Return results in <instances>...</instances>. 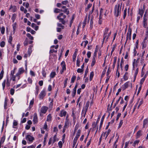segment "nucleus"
Listing matches in <instances>:
<instances>
[{
  "label": "nucleus",
  "mask_w": 148,
  "mask_h": 148,
  "mask_svg": "<svg viewBox=\"0 0 148 148\" xmlns=\"http://www.w3.org/2000/svg\"><path fill=\"white\" fill-rule=\"evenodd\" d=\"M16 14H13L12 17V20L13 22H14L16 18Z\"/></svg>",
  "instance_id": "nucleus-26"
},
{
  "label": "nucleus",
  "mask_w": 148,
  "mask_h": 148,
  "mask_svg": "<svg viewBox=\"0 0 148 148\" xmlns=\"http://www.w3.org/2000/svg\"><path fill=\"white\" fill-rule=\"evenodd\" d=\"M123 120H121V121H120L119 124V127H118L119 128H120L121 127L122 125V124H123Z\"/></svg>",
  "instance_id": "nucleus-55"
},
{
  "label": "nucleus",
  "mask_w": 148,
  "mask_h": 148,
  "mask_svg": "<svg viewBox=\"0 0 148 148\" xmlns=\"http://www.w3.org/2000/svg\"><path fill=\"white\" fill-rule=\"evenodd\" d=\"M26 139L27 140H28L30 142H32L33 140H34V138L32 136H31L30 135H28L26 136Z\"/></svg>",
  "instance_id": "nucleus-6"
},
{
  "label": "nucleus",
  "mask_w": 148,
  "mask_h": 148,
  "mask_svg": "<svg viewBox=\"0 0 148 148\" xmlns=\"http://www.w3.org/2000/svg\"><path fill=\"white\" fill-rule=\"evenodd\" d=\"M56 75L55 72H52L50 75V77L51 78H53Z\"/></svg>",
  "instance_id": "nucleus-24"
},
{
  "label": "nucleus",
  "mask_w": 148,
  "mask_h": 148,
  "mask_svg": "<svg viewBox=\"0 0 148 148\" xmlns=\"http://www.w3.org/2000/svg\"><path fill=\"white\" fill-rule=\"evenodd\" d=\"M148 121L147 119L143 121V127H145V126L148 123Z\"/></svg>",
  "instance_id": "nucleus-36"
},
{
  "label": "nucleus",
  "mask_w": 148,
  "mask_h": 148,
  "mask_svg": "<svg viewBox=\"0 0 148 148\" xmlns=\"http://www.w3.org/2000/svg\"><path fill=\"white\" fill-rule=\"evenodd\" d=\"M80 133L81 130H78L76 136L79 137L80 134Z\"/></svg>",
  "instance_id": "nucleus-45"
},
{
  "label": "nucleus",
  "mask_w": 148,
  "mask_h": 148,
  "mask_svg": "<svg viewBox=\"0 0 148 148\" xmlns=\"http://www.w3.org/2000/svg\"><path fill=\"white\" fill-rule=\"evenodd\" d=\"M5 83H6V80L5 79L4 80L3 82L2 83V86H3V90H4L5 87Z\"/></svg>",
  "instance_id": "nucleus-41"
},
{
  "label": "nucleus",
  "mask_w": 148,
  "mask_h": 148,
  "mask_svg": "<svg viewBox=\"0 0 148 148\" xmlns=\"http://www.w3.org/2000/svg\"><path fill=\"white\" fill-rule=\"evenodd\" d=\"M84 69L79 68L77 70V72L78 73H81L83 72Z\"/></svg>",
  "instance_id": "nucleus-46"
},
{
  "label": "nucleus",
  "mask_w": 148,
  "mask_h": 148,
  "mask_svg": "<svg viewBox=\"0 0 148 148\" xmlns=\"http://www.w3.org/2000/svg\"><path fill=\"white\" fill-rule=\"evenodd\" d=\"M24 71V70L23 68H21L19 69L18 72L16 74V76H19V75L23 73Z\"/></svg>",
  "instance_id": "nucleus-5"
},
{
  "label": "nucleus",
  "mask_w": 148,
  "mask_h": 148,
  "mask_svg": "<svg viewBox=\"0 0 148 148\" xmlns=\"http://www.w3.org/2000/svg\"><path fill=\"white\" fill-rule=\"evenodd\" d=\"M51 119V116L50 114H49L47 116V121H50Z\"/></svg>",
  "instance_id": "nucleus-48"
},
{
  "label": "nucleus",
  "mask_w": 148,
  "mask_h": 148,
  "mask_svg": "<svg viewBox=\"0 0 148 148\" xmlns=\"http://www.w3.org/2000/svg\"><path fill=\"white\" fill-rule=\"evenodd\" d=\"M141 133L142 131L141 130H139L137 132L136 134V138H138L142 135Z\"/></svg>",
  "instance_id": "nucleus-12"
},
{
  "label": "nucleus",
  "mask_w": 148,
  "mask_h": 148,
  "mask_svg": "<svg viewBox=\"0 0 148 148\" xmlns=\"http://www.w3.org/2000/svg\"><path fill=\"white\" fill-rule=\"evenodd\" d=\"M144 13V11L142 10H139V14H140L142 17Z\"/></svg>",
  "instance_id": "nucleus-38"
},
{
  "label": "nucleus",
  "mask_w": 148,
  "mask_h": 148,
  "mask_svg": "<svg viewBox=\"0 0 148 148\" xmlns=\"http://www.w3.org/2000/svg\"><path fill=\"white\" fill-rule=\"evenodd\" d=\"M34 116L33 119V122L34 124L37 123L38 122V117L37 114L36 113L34 114Z\"/></svg>",
  "instance_id": "nucleus-4"
},
{
  "label": "nucleus",
  "mask_w": 148,
  "mask_h": 148,
  "mask_svg": "<svg viewBox=\"0 0 148 148\" xmlns=\"http://www.w3.org/2000/svg\"><path fill=\"white\" fill-rule=\"evenodd\" d=\"M38 84L40 86H42L43 84V81L42 80L38 82Z\"/></svg>",
  "instance_id": "nucleus-63"
},
{
  "label": "nucleus",
  "mask_w": 148,
  "mask_h": 148,
  "mask_svg": "<svg viewBox=\"0 0 148 148\" xmlns=\"http://www.w3.org/2000/svg\"><path fill=\"white\" fill-rule=\"evenodd\" d=\"M66 114V111H63V110L61 111L59 115L61 117L63 116H65Z\"/></svg>",
  "instance_id": "nucleus-11"
},
{
  "label": "nucleus",
  "mask_w": 148,
  "mask_h": 148,
  "mask_svg": "<svg viewBox=\"0 0 148 148\" xmlns=\"http://www.w3.org/2000/svg\"><path fill=\"white\" fill-rule=\"evenodd\" d=\"M5 28L4 27H2L1 29V33L2 34H3L5 32Z\"/></svg>",
  "instance_id": "nucleus-47"
},
{
  "label": "nucleus",
  "mask_w": 148,
  "mask_h": 148,
  "mask_svg": "<svg viewBox=\"0 0 148 148\" xmlns=\"http://www.w3.org/2000/svg\"><path fill=\"white\" fill-rule=\"evenodd\" d=\"M58 145L60 148H61L62 146V143L61 141H60L58 143Z\"/></svg>",
  "instance_id": "nucleus-50"
},
{
  "label": "nucleus",
  "mask_w": 148,
  "mask_h": 148,
  "mask_svg": "<svg viewBox=\"0 0 148 148\" xmlns=\"http://www.w3.org/2000/svg\"><path fill=\"white\" fill-rule=\"evenodd\" d=\"M121 97H119V99H118L117 101H116V103H115L114 105L113 106V108H114L115 107L116 105L118 103L119 101L121 99Z\"/></svg>",
  "instance_id": "nucleus-19"
},
{
  "label": "nucleus",
  "mask_w": 148,
  "mask_h": 148,
  "mask_svg": "<svg viewBox=\"0 0 148 148\" xmlns=\"http://www.w3.org/2000/svg\"><path fill=\"white\" fill-rule=\"evenodd\" d=\"M61 65L62 66V72L63 71L66 70V64L65 62L64 61H62L61 63Z\"/></svg>",
  "instance_id": "nucleus-8"
},
{
  "label": "nucleus",
  "mask_w": 148,
  "mask_h": 148,
  "mask_svg": "<svg viewBox=\"0 0 148 148\" xmlns=\"http://www.w3.org/2000/svg\"><path fill=\"white\" fill-rule=\"evenodd\" d=\"M108 30H109L108 28L107 27L105 29V32H104V34L107 35V34H108Z\"/></svg>",
  "instance_id": "nucleus-51"
},
{
  "label": "nucleus",
  "mask_w": 148,
  "mask_h": 148,
  "mask_svg": "<svg viewBox=\"0 0 148 148\" xmlns=\"http://www.w3.org/2000/svg\"><path fill=\"white\" fill-rule=\"evenodd\" d=\"M12 40V37L11 35L9 37L8 42L10 44H12L11 42Z\"/></svg>",
  "instance_id": "nucleus-33"
},
{
  "label": "nucleus",
  "mask_w": 148,
  "mask_h": 148,
  "mask_svg": "<svg viewBox=\"0 0 148 148\" xmlns=\"http://www.w3.org/2000/svg\"><path fill=\"white\" fill-rule=\"evenodd\" d=\"M111 132V130L110 129L108 130L107 132H106V138H107L108 136V135Z\"/></svg>",
  "instance_id": "nucleus-56"
},
{
  "label": "nucleus",
  "mask_w": 148,
  "mask_h": 148,
  "mask_svg": "<svg viewBox=\"0 0 148 148\" xmlns=\"http://www.w3.org/2000/svg\"><path fill=\"white\" fill-rule=\"evenodd\" d=\"M66 17V16L62 13H60L57 16V18L59 20V22H61L63 25H65L66 23L64 19Z\"/></svg>",
  "instance_id": "nucleus-1"
},
{
  "label": "nucleus",
  "mask_w": 148,
  "mask_h": 148,
  "mask_svg": "<svg viewBox=\"0 0 148 148\" xmlns=\"http://www.w3.org/2000/svg\"><path fill=\"white\" fill-rule=\"evenodd\" d=\"M91 53L90 51H88L87 54V56L88 58H90L91 56Z\"/></svg>",
  "instance_id": "nucleus-59"
},
{
  "label": "nucleus",
  "mask_w": 148,
  "mask_h": 148,
  "mask_svg": "<svg viewBox=\"0 0 148 148\" xmlns=\"http://www.w3.org/2000/svg\"><path fill=\"white\" fill-rule=\"evenodd\" d=\"M116 60H117V57H114V62H113V64L112 65V67H113V69H114V68L115 67V64H116Z\"/></svg>",
  "instance_id": "nucleus-15"
},
{
  "label": "nucleus",
  "mask_w": 148,
  "mask_h": 148,
  "mask_svg": "<svg viewBox=\"0 0 148 148\" xmlns=\"http://www.w3.org/2000/svg\"><path fill=\"white\" fill-rule=\"evenodd\" d=\"M16 7L15 6H12V5H11L10 7L9 8V10H12V11L14 12L16 11Z\"/></svg>",
  "instance_id": "nucleus-9"
},
{
  "label": "nucleus",
  "mask_w": 148,
  "mask_h": 148,
  "mask_svg": "<svg viewBox=\"0 0 148 148\" xmlns=\"http://www.w3.org/2000/svg\"><path fill=\"white\" fill-rule=\"evenodd\" d=\"M27 36L31 40H33L34 39L33 37L31 36V35L29 33H27Z\"/></svg>",
  "instance_id": "nucleus-28"
},
{
  "label": "nucleus",
  "mask_w": 148,
  "mask_h": 148,
  "mask_svg": "<svg viewBox=\"0 0 148 148\" xmlns=\"http://www.w3.org/2000/svg\"><path fill=\"white\" fill-rule=\"evenodd\" d=\"M132 32V29L130 27H129V28L128 30V35H129V39L130 40H131V34Z\"/></svg>",
  "instance_id": "nucleus-10"
},
{
  "label": "nucleus",
  "mask_w": 148,
  "mask_h": 148,
  "mask_svg": "<svg viewBox=\"0 0 148 148\" xmlns=\"http://www.w3.org/2000/svg\"><path fill=\"white\" fill-rule=\"evenodd\" d=\"M34 99H33L30 101V103H29V108H31L33 106L34 103Z\"/></svg>",
  "instance_id": "nucleus-13"
},
{
  "label": "nucleus",
  "mask_w": 148,
  "mask_h": 148,
  "mask_svg": "<svg viewBox=\"0 0 148 148\" xmlns=\"http://www.w3.org/2000/svg\"><path fill=\"white\" fill-rule=\"evenodd\" d=\"M145 77H144L143 78H142L141 79V80L140 81V86L142 85L143 82H144V81L145 80Z\"/></svg>",
  "instance_id": "nucleus-27"
},
{
  "label": "nucleus",
  "mask_w": 148,
  "mask_h": 148,
  "mask_svg": "<svg viewBox=\"0 0 148 148\" xmlns=\"http://www.w3.org/2000/svg\"><path fill=\"white\" fill-rule=\"evenodd\" d=\"M7 105V99L6 98H5V102H4V108L6 109L7 108L6 107Z\"/></svg>",
  "instance_id": "nucleus-31"
},
{
  "label": "nucleus",
  "mask_w": 148,
  "mask_h": 148,
  "mask_svg": "<svg viewBox=\"0 0 148 148\" xmlns=\"http://www.w3.org/2000/svg\"><path fill=\"white\" fill-rule=\"evenodd\" d=\"M94 75V72L93 71L91 72L90 75V80L91 81L92 80V78Z\"/></svg>",
  "instance_id": "nucleus-18"
},
{
  "label": "nucleus",
  "mask_w": 148,
  "mask_h": 148,
  "mask_svg": "<svg viewBox=\"0 0 148 148\" xmlns=\"http://www.w3.org/2000/svg\"><path fill=\"white\" fill-rule=\"evenodd\" d=\"M36 95H38V92L39 90V87L38 86H36Z\"/></svg>",
  "instance_id": "nucleus-34"
},
{
  "label": "nucleus",
  "mask_w": 148,
  "mask_h": 148,
  "mask_svg": "<svg viewBox=\"0 0 148 148\" xmlns=\"http://www.w3.org/2000/svg\"><path fill=\"white\" fill-rule=\"evenodd\" d=\"M68 3L67 0L63 1L62 2V3L63 5H66Z\"/></svg>",
  "instance_id": "nucleus-57"
},
{
  "label": "nucleus",
  "mask_w": 148,
  "mask_h": 148,
  "mask_svg": "<svg viewBox=\"0 0 148 148\" xmlns=\"http://www.w3.org/2000/svg\"><path fill=\"white\" fill-rule=\"evenodd\" d=\"M5 135H4L2 137H1V143L2 142V143H3L5 140Z\"/></svg>",
  "instance_id": "nucleus-40"
},
{
  "label": "nucleus",
  "mask_w": 148,
  "mask_h": 148,
  "mask_svg": "<svg viewBox=\"0 0 148 148\" xmlns=\"http://www.w3.org/2000/svg\"><path fill=\"white\" fill-rule=\"evenodd\" d=\"M42 73L43 77H46V72H45V70L44 68L42 69Z\"/></svg>",
  "instance_id": "nucleus-23"
},
{
  "label": "nucleus",
  "mask_w": 148,
  "mask_h": 148,
  "mask_svg": "<svg viewBox=\"0 0 148 148\" xmlns=\"http://www.w3.org/2000/svg\"><path fill=\"white\" fill-rule=\"evenodd\" d=\"M16 58L18 60H21L22 57L20 55H18L16 57Z\"/></svg>",
  "instance_id": "nucleus-64"
},
{
  "label": "nucleus",
  "mask_w": 148,
  "mask_h": 148,
  "mask_svg": "<svg viewBox=\"0 0 148 148\" xmlns=\"http://www.w3.org/2000/svg\"><path fill=\"white\" fill-rule=\"evenodd\" d=\"M76 77L75 75H73L71 79V83H73L74 82L75 80L76 79Z\"/></svg>",
  "instance_id": "nucleus-20"
},
{
  "label": "nucleus",
  "mask_w": 148,
  "mask_h": 148,
  "mask_svg": "<svg viewBox=\"0 0 148 148\" xmlns=\"http://www.w3.org/2000/svg\"><path fill=\"white\" fill-rule=\"evenodd\" d=\"M16 68H15L14 69V70L12 71L11 72L10 75L12 76L14 75V73L15 71V70H16Z\"/></svg>",
  "instance_id": "nucleus-42"
},
{
  "label": "nucleus",
  "mask_w": 148,
  "mask_h": 148,
  "mask_svg": "<svg viewBox=\"0 0 148 148\" xmlns=\"http://www.w3.org/2000/svg\"><path fill=\"white\" fill-rule=\"evenodd\" d=\"M68 80V79L67 78H66V79L64 81V88H65L67 84V82Z\"/></svg>",
  "instance_id": "nucleus-32"
},
{
  "label": "nucleus",
  "mask_w": 148,
  "mask_h": 148,
  "mask_svg": "<svg viewBox=\"0 0 148 148\" xmlns=\"http://www.w3.org/2000/svg\"><path fill=\"white\" fill-rule=\"evenodd\" d=\"M121 7H120V4H118V5H116L114 7L115 15L116 17L119 16V14L120 13Z\"/></svg>",
  "instance_id": "nucleus-2"
},
{
  "label": "nucleus",
  "mask_w": 148,
  "mask_h": 148,
  "mask_svg": "<svg viewBox=\"0 0 148 148\" xmlns=\"http://www.w3.org/2000/svg\"><path fill=\"white\" fill-rule=\"evenodd\" d=\"M97 123H96L95 122H94L92 123V130H95V129L96 127L97 124Z\"/></svg>",
  "instance_id": "nucleus-14"
},
{
  "label": "nucleus",
  "mask_w": 148,
  "mask_h": 148,
  "mask_svg": "<svg viewBox=\"0 0 148 148\" xmlns=\"http://www.w3.org/2000/svg\"><path fill=\"white\" fill-rule=\"evenodd\" d=\"M14 90L13 88L11 89L10 90V93L12 95H14Z\"/></svg>",
  "instance_id": "nucleus-49"
},
{
  "label": "nucleus",
  "mask_w": 148,
  "mask_h": 148,
  "mask_svg": "<svg viewBox=\"0 0 148 148\" xmlns=\"http://www.w3.org/2000/svg\"><path fill=\"white\" fill-rule=\"evenodd\" d=\"M69 125V123H68V121L67 120L65 121L64 127V128H66V127Z\"/></svg>",
  "instance_id": "nucleus-61"
},
{
  "label": "nucleus",
  "mask_w": 148,
  "mask_h": 148,
  "mask_svg": "<svg viewBox=\"0 0 148 148\" xmlns=\"http://www.w3.org/2000/svg\"><path fill=\"white\" fill-rule=\"evenodd\" d=\"M121 113H118L117 115V117H116V121H117L118 120L119 117L121 116Z\"/></svg>",
  "instance_id": "nucleus-53"
},
{
  "label": "nucleus",
  "mask_w": 148,
  "mask_h": 148,
  "mask_svg": "<svg viewBox=\"0 0 148 148\" xmlns=\"http://www.w3.org/2000/svg\"><path fill=\"white\" fill-rule=\"evenodd\" d=\"M127 8H125L124 11V14L123 16V18L124 19H125L127 15Z\"/></svg>",
  "instance_id": "nucleus-21"
},
{
  "label": "nucleus",
  "mask_w": 148,
  "mask_h": 148,
  "mask_svg": "<svg viewBox=\"0 0 148 148\" xmlns=\"http://www.w3.org/2000/svg\"><path fill=\"white\" fill-rule=\"evenodd\" d=\"M0 46L1 47H4L5 45V43L4 41H2L0 43Z\"/></svg>",
  "instance_id": "nucleus-43"
},
{
  "label": "nucleus",
  "mask_w": 148,
  "mask_h": 148,
  "mask_svg": "<svg viewBox=\"0 0 148 148\" xmlns=\"http://www.w3.org/2000/svg\"><path fill=\"white\" fill-rule=\"evenodd\" d=\"M92 5V4L91 3L89 4L88 5L87 7L85 9L86 11H87V10L90 8Z\"/></svg>",
  "instance_id": "nucleus-30"
},
{
  "label": "nucleus",
  "mask_w": 148,
  "mask_h": 148,
  "mask_svg": "<svg viewBox=\"0 0 148 148\" xmlns=\"http://www.w3.org/2000/svg\"><path fill=\"white\" fill-rule=\"evenodd\" d=\"M48 108L46 106L42 107L41 109L40 112L42 113L45 114L46 113Z\"/></svg>",
  "instance_id": "nucleus-7"
},
{
  "label": "nucleus",
  "mask_w": 148,
  "mask_h": 148,
  "mask_svg": "<svg viewBox=\"0 0 148 148\" xmlns=\"http://www.w3.org/2000/svg\"><path fill=\"white\" fill-rule=\"evenodd\" d=\"M18 123L15 120H14V121L13 123V126H16L17 125Z\"/></svg>",
  "instance_id": "nucleus-58"
},
{
  "label": "nucleus",
  "mask_w": 148,
  "mask_h": 148,
  "mask_svg": "<svg viewBox=\"0 0 148 148\" xmlns=\"http://www.w3.org/2000/svg\"><path fill=\"white\" fill-rule=\"evenodd\" d=\"M128 82H126L122 86H124L126 88H127L128 87Z\"/></svg>",
  "instance_id": "nucleus-54"
},
{
  "label": "nucleus",
  "mask_w": 148,
  "mask_h": 148,
  "mask_svg": "<svg viewBox=\"0 0 148 148\" xmlns=\"http://www.w3.org/2000/svg\"><path fill=\"white\" fill-rule=\"evenodd\" d=\"M16 23H15L13 25V32H14V33H15L16 28Z\"/></svg>",
  "instance_id": "nucleus-35"
},
{
  "label": "nucleus",
  "mask_w": 148,
  "mask_h": 148,
  "mask_svg": "<svg viewBox=\"0 0 148 148\" xmlns=\"http://www.w3.org/2000/svg\"><path fill=\"white\" fill-rule=\"evenodd\" d=\"M95 62H96V60H95V58H93L92 59V62L91 64V66L92 67L93 66L95 65Z\"/></svg>",
  "instance_id": "nucleus-16"
},
{
  "label": "nucleus",
  "mask_w": 148,
  "mask_h": 148,
  "mask_svg": "<svg viewBox=\"0 0 148 148\" xmlns=\"http://www.w3.org/2000/svg\"><path fill=\"white\" fill-rule=\"evenodd\" d=\"M45 95V90H43L41 91L40 94L39 95V97L40 99H42Z\"/></svg>",
  "instance_id": "nucleus-3"
},
{
  "label": "nucleus",
  "mask_w": 148,
  "mask_h": 148,
  "mask_svg": "<svg viewBox=\"0 0 148 148\" xmlns=\"http://www.w3.org/2000/svg\"><path fill=\"white\" fill-rule=\"evenodd\" d=\"M142 49H143L144 48L146 47V46L145 43V40H143V42H142Z\"/></svg>",
  "instance_id": "nucleus-29"
},
{
  "label": "nucleus",
  "mask_w": 148,
  "mask_h": 148,
  "mask_svg": "<svg viewBox=\"0 0 148 148\" xmlns=\"http://www.w3.org/2000/svg\"><path fill=\"white\" fill-rule=\"evenodd\" d=\"M77 54H75V53H74L73 56V61L75 62L76 60V58L77 56Z\"/></svg>",
  "instance_id": "nucleus-44"
},
{
  "label": "nucleus",
  "mask_w": 148,
  "mask_h": 148,
  "mask_svg": "<svg viewBox=\"0 0 148 148\" xmlns=\"http://www.w3.org/2000/svg\"><path fill=\"white\" fill-rule=\"evenodd\" d=\"M80 61L77 59V60L76 65L77 66L79 67L80 66Z\"/></svg>",
  "instance_id": "nucleus-62"
},
{
  "label": "nucleus",
  "mask_w": 148,
  "mask_h": 148,
  "mask_svg": "<svg viewBox=\"0 0 148 148\" xmlns=\"http://www.w3.org/2000/svg\"><path fill=\"white\" fill-rule=\"evenodd\" d=\"M68 8H65V9L63 10V12L64 13H66L67 15H68L69 13V10H68Z\"/></svg>",
  "instance_id": "nucleus-22"
},
{
  "label": "nucleus",
  "mask_w": 148,
  "mask_h": 148,
  "mask_svg": "<svg viewBox=\"0 0 148 148\" xmlns=\"http://www.w3.org/2000/svg\"><path fill=\"white\" fill-rule=\"evenodd\" d=\"M89 101H87V102H86V106H85V108L86 109L85 110V111H87L88 108L89 106Z\"/></svg>",
  "instance_id": "nucleus-17"
},
{
  "label": "nucleus",
  "mask_w": 148,
  "mask_h": 148,
  "mask_svg": "<svg viewBox=\"0 0 148 148\" xmlns=\"http://www.w3.org/2000/svg\"><path fill=\"white\" fill-rule=\"evenodd\" d=\"M10 82L9 81L8 79L7 78L6 82V86L9 87L10 86Z\"/></svg>",
  "instance_id": "nucleus-60"
},
{
  "label": "nucleus",
  "mask_w": 148,
  "mask_h": 148,
  "mask_svg": "<svg viewBox=\"0 0 148 148\" xmlns=\"http://www.w3.org/2000/svg\"><path fill=\"white\" fill-rule=\"evenodd\" d=\"M24 46H27L28 44V40L27 38H26L24 42Z\"/></svg>",
  "instance_id": "nucleus-39"
},
{
  "label": "nucleus",
  "mask_w": 148,
  "mask_h": 148,
  "mask_svg": "<svg viewBox=\"0 0 148 148\" xmlns=\"http://www.w3.org/2000/svg\"><path fill=\"white\" fill-rule=\"evenodd\" d=\"M54 12L55 13H58L60 12V9L56 8L54 10Z\"/></svg>",
  "instance_id": "nucleus-52"
},
{
  "label": "nucleus",
  "mask_w": 148,
  "mask_h": 148,
  "mask_svg": "<svg viewBox=\"0 0 148 148\" xmlns=\"http://www.w3.org/2000/svg\"><path fill=\"white\" fill-rule=\"evenodd\" d=\"M87 112V111H85V110H84V109H83L82 110V115L83 114H84L83 116L84 117H85Z\"/></svg>",
  "instance_id": "nucleus-37"
},
{
  "label": "nucleus",
  "mask_w": 148,
  "mask_h": 148,
  "mask_svg": "<svg viewBox=\"0 0 148 148\" xmlns=\"http://www.w3.org/2000/svg\"><path fill=\"white\" fill-rule=\"evenodd\" d=\"M78 126L77 125H76V126H75L73 134V135H75V134L76 132V131L78 129Z\"/></svg>",
  "instance_id": "nucleus-25"
}]
</instances>
